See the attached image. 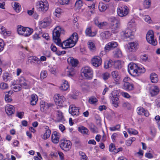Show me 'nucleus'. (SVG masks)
<instances>
[{
    "label": "nucleus",
    "instance_id": "obj_1",
    "mask_svg": "<svg viewBox=\"0 0 160 160\" xmlns=\"http://www.w3.org/2000/svg\"><path fill=\"white\" fill-rule=\"evenodd\" d=\"M64 32V30L60 27H56L53 32V39L54 42L63 49L71 48L74 46L78 39L77 33H73L69 38L61 43L59 37L60 34Z\"/></svg>",
    "mask_w": 160,
    "mask_h": 160
},
{
    "label": "nucleus",
    "instance_id": "obj_2",
    "mask_svg": "<svg viewBox=\"0 0 160 160\" xmlns=\"http://www.w3.org/2000/svg\"><path fill=\"white\" fill-rule=\"evenodd\" d=\"M81 75L86 79L91 80L93 76V71L91 68L85 66L82 68L81 70Z\"/></svg>",
    "mask_w": 160,
    "mask_h": 160
},
{
    "label": "nucleus",
    "instance_id": "obj_3",
    "mask_svg": "<svg viewBox=\"0 0 160 160\" xmlns=\"http://www.w3.org/2000/svg\"><path fill=\"white\" fill-rule=\"evenodd\" d=\"M37 8L39 11L44 12L47 11L49 8V5L46 0H41L37 4Z\"/></svg>",
    "mask_w": 160,
    "mask_h": 160
},
{
    "label": "nucleus",
    "instance_id": "obj_4",
    "mask_svg": "<svg viewBox=\"0 0 160 160\" xmlns=\"http://www.w3.org/2000/svg\"><path fill=\"white\" fill-rule=\"evenodd\" d=\"M17 81L20 83L21 87L25 89H28L31 88V82L22 76H20Z\"/></svg>",
    "mask_w": 160,
    "mask_h": 160
},
{
    "label": "nucleus",
    "instance_id": "obj_5",
    "mask_svg": "<svg viewBox=\"0 0 160 160\" xmlns=\"http://www.w3.org/2000/svg\"><path fill=\"white\" fill-rule=\"evenodd\" d=\"M146 38L148 42L153 46L157 44V42L154 38V32L152 30H149L146 35Z\"/></svg>",
    "mask_w": 160,
    "mask_h": 160
},
{
    "label": "nucleus",
    "instance_id": "obj_6",
    "mask_svg": "<svg viewBox=\"0 0 160 160\" xmlns=\"http://www.w3.org/2000/svg\"><path fill=\"white\" fill-rule=\"evenodd\" d=\"M118 92L116 91L112 92L109 97L113 105L116 108L118 106L119 103V96L117 94Z\"/></svg>",
    "mask_w": 160,
    "mask_h": 160
},
{
    "label": "nucleus",
    "instance_id": "obj_7",
    "mask_svg": "<svg viewBox=\"0 0 160 160\" xmlns=\"http://www.w3.org/2000/svg\"><path fill=\"white\" fill-rule=\"evenodd\" d=\"M129 9L126 6H122L118 7L117 12L118 15L121 17L127 16L129 13Z\"/></svg>",
    "mask_w": 160,
    "mask_h": 160
},
{
    "label": "nucleus",
    "instance_id": "obj_8",
    "mask_svg": "<svg viewBox=\"0 0 160 160\" xmlns=\"http://www.w3.org/2000/svg\"><path fill=\"white\" fill-rule=\"evenodd\" d=\"M138 66L133 63H130L128 66V71L129 73L131 75L136 76L137 75V72Z\"/></svg>",
    "mask_w": 160,
    "mask_h": 160
},
{
    "label": "nucleus",
    "instance_id": "obj_9",
    "mask_svg": "<svg viewBox=\"0 0 160 160\" xmlns=\"http://www.w3.org/2000/svg\"><path fill=\"white\" fill-rule=\"evenodd\" d=\"M72 143L69 140H63L61 141L60 146L65 151H69L71 148Z\"/></svg>",
    "mask_w": 160,
    "mask_h": 160
},
{
    "label": "nucleus",
    "instance_id": "obj_10",
    "mask_svg": "<svg viewBox=\"0 0 160 160\" xmlns=\"http://www.w3.org/2000/svg\"><path fill=\"white\" fill-rule=\"evenodd\" d=\"M79 108L76 107L74 105H71L69 109V112L72 115L76 117L79 115Z\"/></svg>",
    "mask_w": 160,
    "mask_h": 160
},
{
    "label": "nucleus",
    "instance_id": "obj_11",
    "mask_svg": "<svg viewBox=\"0 0 160 160\" xmlns=\"http://www.w3.org/2000/svg\"><path fill=\"white\" fill-rule=\"evenodd\" d=\"M54 100L56 104L58 105H62L65 102L66 99L63 96L59 94H55L54 97Z\"/></svg>",
    "mask_w": 160,
    "mask_h": 160
},
{
    "label": "nucleus",
    "instance_id": "obj_12",
    "mask_svg": "<svg viewBox=\"0 0 160 160\" xmlns=\"http://www.w3.org/2000/svg\"><path fill=\"white\" fill-rule=\"evenodd\" d=\"M138 43L136 42L129 43L128 46L127 50L129 52H135L138 48Z\"/></svg>",
    "mask_w": 160,
    "mask_h": 160
},
{
    "label": "nucleus",
    "instance_id": "obj_13",
    "mask_svg": "<svg viewBox=\"0 0 160 160\" xmlns=\"http://www.w3.org/2000/svg\"><path fill=\"white\" fill-rule=\"evenodd\" d=\"M91 62L93 66L97 68L101 64L102 60L99 56H95L92 59Z\"/></svg>",
    "mask_w": 160,
    "mask_h": 160
},
{
    "label": "nucleus",
    "instance_id": "obj_14",
    "mask_svg": "<svg viewBox=\"0 0 160 160\" xmlns=\"http://www.w3.org/2000/svg\"><path fill=\"white\" fill-rule=\"evenodd\" d=\"M133 32L130 29H127L125 31H123L121 32V35L124 38H130L132 39L133 38Z\"/></svg>",
    "mask_w": 160,
    "mask_h": 160
},
{
    "label": "nucleus",
    "instance_id": "obj_15",
    "mask_svg": "<svg viewBox=\"0 0 160 160\" xmlns=\"http://www.w3.org/2000/svg\"><path fill=\"white\" fill-rule=\"evenodd\" d=\"M111 74L115 83L117 84L119 83L121 77L119 72L116 71H113L112 72Z\"/></svg>",
    "mask_w": 160,
    "mask_h": 160
},
{
    "label": "nucleus",
    "instance_id": "obj_16",
    "mask_svg": "<svg viewBox=\"0 0 160 160\" xmlns=\"http://www.w3.org/2000/svg\"><path fill=\"white\" fill-rule=\"evenodd\" d=\"M159 91V89L157 86L152 85L149 88V92L152 96L157 95Z\"/></svg>",
    "mask_w": 160,
    "mask_h": 160
},
{
    "label": "nucleus",
    "instance_id": "obj_17",
    "mask_svg": "<svg viewBox=\"0 0 160 160\" xmlns=\"http://www.w3.org/2000/svg\"><path fill=\"white\" fill-rule=\"evenodd\" d=\"M118 44L117 42L114 41L111 42L107 44L105 47V49L107 51H110L114 49L117 47Z\"/></svg>",
    "mask_w": 160,
    "mask_h": 160
},
{
    "label": "nucleus",
    "instance_id": "obj_18",
    "mask_svg": "<svg viewBox=\"0 0 160 160\" xmlns=\"http://www.w3.org/2000/svg\"><path fill=\"white\" fill-rule=\"evenodd\" d=\"M53 105L51 103H48L44 102H41L40 103L41 110L42 112L46 110L50 107H52Z\"/></svg>",
    "mask_w": 160,
    "mask_h": 160
},
{
    "label": "nucleus",
    "instance_id": "obj_19",
    "mask_svg": "<svg viewBox=\"0 0 160 160\" xmlns=\"http://www.w3.org/2000/svg\"><path fill=\"white\" fill-rule=\"evenodd\" d=\"M120 22L117 23V24H113L110 25V29L112 32L116 33L118 32L120 28Z\"/></svg>",
    "mask_w": 160,
    "mask_h": 160
},
{
    "label": "nucleus",
    "instance_id": "obj_20",
    "mask_svg": "<svg viewBox=\"0 0 160 160\" xmlns=\"http://www.w3.org/2000/svg\"><path fill=\"white\" fill-rule=\"evenodd\" d=\"M60 134L56 131H54L52 135V141L54 143H57L59 142Z\"/></svg>",
    "mask_w": 160,
    "mask_h": 160
},
{
    "label": "nucleus",
    "instance_id": "obj_21",
    "mask_svg": "<svg viewBox=\"0 0 160 160\" xmlns=\"http://www.w3.org/2000/svg\"><path fill=\"white\" fill-rule=\"evenodd\" d=\"M94 21L95 24L100 29L104 28L108 25V23L106 22H99L98 18L97 17L94 19Z\"/></svg>",
    "mask_w": 160,
    "mask_h": 160
},
{
    "label": "nucleus",
    "instance_id": "obj_22",
    "mask_svg": "<svg viewBox=\"0 0 160 160\" xmlns=\"http://www.w3.org/2000/svg\"><path fill=\"white\" fill-rule=\"evenodd\" d=\"M69 86L68 82L65 80H63L62 81V84L59 87L60 90L63 91L67 90L69 88Z\"/></svg>",
    "mask_w": 160,
    "mask_h": 160
},
{
    "label": "nucleus",
    "instance_id": "obj_23",
    "mask_svg": "<svg viewBox=\"0 0 160 160\" xmlns=\"http://www.w3.org/2000/svg\"><path fill=\"white\" fill-rule=\"evenodd\" d=\"M137 112L139 115L144 114L146 117H148L149 115L148 112L142 107L137 108Z\"/></svg>",
    "mask_w": 160,
    "mask_h": 160
},
{
    "label": "nucleus",
    "instance_id": "obj_24",
    "mask_svg": "<svg viewBox=\"0 0 160 160\" xmlns=\"http://www.w3.org/2000/svg\"><path fill=\"white\" fill-rule=\"evenodd\" d=\"M6 113L8 115H11L15 111L14 107L11 105H8L5 107Z\"/></svg>",
    "mask_w": 160,
    "mask_h": 160
},
{
    "label": "nucleus",
    "instance_id": "obj_25",
    "mask_svg": "<svg viewBox=\"0 0 160 160\" xmlns=\"http://www.w3.org/2000/svg\"><path fill=\"white\" fill-rule=\"evenodd\" d=\"M150 78L152 83H156L158 81V75L155 73H151L150 75Z\"/></svg>",
    "mask_w": 160,
    "mask_h": 160
},
{
    "label": "nucleus",
    "instance_id": "obj_26",
    "mask_svg": "<svg viewBox=\"0 0 160 160\" xmlns=\"http://www.w3.org/2000/svg\"><path fill=\"white\" fill-rule=\"evenodd\" d=\"M123 88L124 89L129 91L132 90L134 88L133 84L129 82L123 83Z\"/></svg>",
    "mask_w": 160,
    "mask_h": 160
},
{
    "label": "nucleus",
    "instance_id": "obj_27",
    "mask_svg": "<svg viewBox=\"0 0 160 160\" xmlns=\"http://www.w3.org/2000/svg\"><path fill=\"white\" fill-rule=\"evenodd\" d=\"M38 100L37 95L35 94H33L31 96L30 104L32 106L35 105Z\"/></svg>",
    "mask_w": 160,
    "mask_h": 160
},
{
    "label": "nucleus",
    "instance_id": "obj_28",
    "mask_svg": "<svg viewBox=\"0 0 160 160\" xmlns=\"http://www.w3.org/2000/svg\"><path fill=\"white\" fill-rule=\"evenodd\" d=\"M112 35L111 32L108 31L102 32L100 34L101 37L103 39H108Z\"/></svg>",
    "mask_w": 160,
    "mask_h": 160
},
{
    "label": "nucleus",
    "instance_id": "obj_29",
    "mask_svg": "<svg viewBox=\"0 0 160 160\" xmlns=\"http://www.w3.org/2000/svg\"><path fill=\"white\" fill-rule=\"evenodd\" d=\"M64 121V118L62 112L60 111H58L57 113V121L60 122Z\"/></svg>",
    "mask_w": 160,
    "mask_h": 160
},
{
    "label": "nucleus",
    "instance_id": "obj_30",
    "mask_svg": "<svg viewBox=\"0 0 160 160\" xmlns=\"http://www.w3.org/2000/svg\"><path fill=\"white\" fill-rule=\"evenodd\" d=\"M68 62L69 64L73 67H76L78 64V61L72 57H70L68 59Z\"/></svg>",
    "mask_w": 160,
    "mask_h": 160
},
{
    "label": "nucleus",
    "instance_id": "obj_31",
    "mask_svg": "<svg viewBox=\"0 0 160 160\" xmlns=\"http://www.w3.org/2000/svg\"><path fill=\"white\" fill-rule=\"evenodd\" d=\"M12 5L17 12H18L20 11L21 8L20 5L18 3L15 2H12Z\"/></svg>",
    "mask_w": 160,
    "mask_h": 160
},
{
    "label": "nucleus",
    "instance_id": "obj_32",
    "mask_svg": "<svg viewBox=\"0 0 160 160\" xmlns=\"http://www.w3.org/2000/svg\"><path fill=\"white\" fill-rule=\"evenodd\" d=\"M24 31L22 36L26 37L30 36L33 30L30 28L26 27Z\"/></svg>",
    "mask_w": 160,
    "mask_h": 160
},
{
    "label": "nucleus",
    "instance_id": "obj_33",
    "mask_svg": "<svg viewBox=\"0 0 160 160\" xmlns=\"http://www.w3.org/2000/svg\"><path fill=\"white\" fill-rule=\"evenodd\" d=\"M8 94H6L5 97V99L6 102H9L12 101V99L11 96L13 93L12 91H9L7 92Z\"/></svg>",
    "mask_w": 160,
    "mask_h": 160
},
{
    "label": "nucleus",
    "instance_id": "obj_34",
    "mask_svg": "<svg viewBox=\"0 0 160 160\" xmlns=\"http://www.w3.org/2000/svg\"><path fill=\"white\" fill-rule=\"evenodd\" d=\"M78 130L84 135H87L89 131L88 129L84 126H81L78 128Z\"/></svg>",
    "mask_w": 160,
    "mask_h": 160
},
{
    "label": "nucleus",
    "instance_id": "obj_35",
    "mask_svg": "<svg viewBox=\"0 0 160 160\" xmlns=\"http://www.w3.org/2000/svg\"><path fill=\"white\" fill-rule=\"evenodd\" d=\"M12 88L14 92H18L21 90L22 87L20 83L15 84L14 83L12 84Z\"/></svg>",
    "mask_w": 160,
    "mask_h": 160
},
{
    "label": "nucleus",
    "instance_id": "obj_36",
    "mask_svg": "<svg viewBox=\"0 0 160 160\" xmlns=\"http://www.w3.org/2000/svg\"><path fill=\"white\" fill-rule=\"evenodd\" d=\"M128 27L132 29V30H135L136 24L134 19H132L128 23Z\"/></svg>",
    "mask_w": 160,
    "mask_h": 160
},
{
    "label": "nucleus",
    "instance_id": "obj_37",
    "mask_svg": "<svg viewBox=\"0 0 160 160\" xmlns=\"http://www.w3.org/2000/svg\"><path fill=\"white\" fill-rule=\"evenodd\" d=\"M26 27H24L21 25H18L17 27L18 33L21 35H22Z\"/></svg>",
    "mask_w": 160,
    "mask_h": 160
},
{
    "label": "nucleus",
    "instance_id": "obj_38",
    "mask_svg": "<svg viewBox=\"0 0 160 160\" xmlns=\"http://www.w3.org/2000/svg\"><path fill=\"white\" fill-rule=\"evenodd\" d=\"M107 6L105 4L102 2L99 3L98 5V8L100 11L101 12L105 11L107 8Z\"/></svg>",
    "mask_w": 160,
    "mask_h": 160
},
{
    "label": "nucleus",
    "instance_id": "obj_39",
    "mask_svg": "<svg viewBox=\"0 0 160 160\" xmlns=\"http://www.w3.org/2000/svg\"><path fill=\"white\" fill-rule=\"evenodd\" d=\"M86 35L89 37H93L95 36L96 33L94 32H92L91 28H87L85 31Z\"/></svg>",
    "mask_w": 160,
    "mask_h": 160
},
{
    "label": "nucleus",
    "instance_id": "obj_40",
    "mask_svg": "<svg viewBox=\"0 0 160 160\" xmlns=\"http://www.w3.org/2000/svg\"><path fill=\"white\" fill-rule=\"evenodd\" d=\"M66 74L69 77L72 76L75 74L73 69L72 68L70 70L68 68L66 70Z\"/></svg>",
    "mask_w": 160,
    "mask_h": 160
},
{
    "label": "nucleus",
    "instance_id": "obj_41",
    "mask_svg": "<svg viewBox=\"0 0 160 160\" xmlns=\"http://www.w3.org/2000/svg\"><path fill=\"white\" fill-rule=\"evenodd\" d=\"M29 59H31L30 62L32 63H36L38 64H39L40 62V61H39V59L36 57L34 56H30L29 57Z\"/></svg>",
    "mask_w": 160,
    "mask_h": 160
},
{
    "label": "nucleus",
    "instance_id": "obj_42",
    "mask_svg": "<svg viewBox=\"0 0 160 160\" xmlns=\"http://www.w3.org/2000/svg\"><path fill=\"white\" fill-rule=\"evenodd\" d=\"M98 101L97 99L94 96H92L89 98L88 102L91 104H95Z\"/></svg>",
    "mask_w": 160,
    "mask_h": 160
},
{
    "label": "nucleus",
    "instance_id": "obj_43",
    "mask_svg": "<svg viewBox=\"0 0 160 160\" xmlns=\"http://www.w3.org/2000/svg\"><path fill=\"white\" fill-rule=\"evenodd\" d=\"M137 72V75L136 76H139L141 73H144L145 72V68L142 66H138V68Z\"/></svg>",
    "mask_w": 160,
    "mask_h": 160
},
{
    "label": "nucleus",
    "instance_id": "obj_44",
    "mask_svg": "<svg viewBox=\"0 0 160 160\" xmlns=\"http://www.w3.org/2000/svg\"><path fill=\"white\" fill-rule=\"evenodd\" d=\"M156 129L154 127H151L150 128V133L153 138H154L156 134Z\"/></svg>",
    "mask_w": 160,
    "mask_h": 160
},
{
    "label": "nucleus",
    "instance_id": "obj_45",
    "mask_svg": "<svg viewBox=\"0 0 160 160\" xmlns=\"http://www.w3.org/2000/svg\"><path fill=\"white\" fill-rule=\"evenodd\" d=\"M109 20L111 23L110 25L113 24H115V23L117 24V23L120 22L119 20L114 17L110 18L109 19Z\"/></svg>",
    "mask_w": 160,
    "mask_h": 160
},
{
    "label": "nucleus",
    "instance_id": "obj_46",
    "mask_svg": "<svg viewBox=\"0 0 160 160\" xmlns=\"http://www.w3.org/2000/svg\"><path fill=\"white\" fill-rule=\"evenodd\" d=\"M110 74L108 72H105L102 73L101 77L105 81L108 80L110 77Z\"/></svg>",
    "mask_w": 160,
    "mask_h": 160
},
{
    "label": "nucleus",
    "instance_id": "obj_47",
    "mask_svg": "<svg viewBox=\"0 0 160 160\" xmlns=\"http://www.w3.org/2000/svg\"><path fill=\"white\" fill-rule=\"evenodd\" d=\"M113 52L114 56L116 58H120L122 56V52L119 49H117Z\"/></svg>",
    "mask_w": 160,
    "mask_h": 160
},
{
    "label": "nucleus",
    "instance_id": "obj_48",
    "mask_svg": "<svg viewBox=\"0 0 160 160\" xmlns=\"http://www.w3.org/2000/svg\"><path fill=\"white\" fill-rule=\"evenodd\" d=\"M88 45L89 48L91 51L94 50L96 48L94 44L91 41H89L88 42Z\"/></svg>",
    "mask_w": 160,
    "mask_h": 160
},
{
    "label": "nucleus",
    "instance_id": "obj_49",
    "mask_svg": "<svg viewBox=\"0 0 160 160\" xmlns=\"http://www.w3.org/2000/svg\"><path fill=\"white\" fill-rule=\"evenodd\" d=\"M51 133V131H45L42 136V138L45 140H46L50 137Z\"/></svg>",
    "mask_w": 160,
    "mask_h": 160
},
{
    "label": "nucleus",
    "instance_id": "obj_50",
    "mask_svg": "<svg viewBox=\"0 0 160 160\" xmlns=\"http://www.w3.org/2000/svg\"><path fill=\"white\" fill-rule=\"evenodd\" d=\"M79 154L81 156V160H88V157L84 152L80 151L79 152Z\"/></svg>",
    "mask_w": 160,
    "mask_h": 160
},
{
    "label": "nucleus",
    "instance_id": "obj_51",
    "mask_svg": "<svg viewBox=\"0 0 160 160\" xmlns=\"http://www.w3.org/2000/svg\"><path fill=\"white\" fill-rule=\"evenodd\" d=\"M111 60L106 61L104 62V68L106 69L108 68L112 67Z\"/></svg>",
    "mask_w": 160,
    "mask_h": 160
},
{
    "label": "nucleus",
    "instance_id": "obj_52",
    "mask_svg": "<svg viewBox=\"0 0 160 160\" xmlns=\"http://www.w3.org/2000/svg\"><path fill=\"white\" fill-rule=\"evenodd\" d=\"M128 132L130 134L136 135L138 134V132L136 130L132 128H129L128 129Z\"/></svg>",
    "mask_w": 160,
    "mask_h": 160
},
{
    "label": "nucleus",
    "instance_id": "obj_53",
    "mask_svg": "<svg viewBox=\"0 0 160 160\" xmlns=\"http://www.w3.org/2000/svg\"><path fill=\"white\" fill-rule=\"evenodd\" d=\"M120 128V125L119 124H118L115 126L109 128V129L111 131H115L116 130H118Z\"/></svg>",
    "mask_w": 160,
    "mask_h": 160
},
{
    "label": "nucleus",
    "instance_id": "obj_54",
    "mask_svg": "<svg viewBox=\"0 0 160 160\" xmlns=\"http://www.w3.org/2000/svg\"><path fill=\"white\" fill-rule=\"evenodd\" d=\"M151 1L150 0H145L144 2V5L146 8H148L150 6Z\"/></svg>",
    "mask_w": 160,
    "mask_h": 160
},
{
    "label": "nucleus",
    "instance_id": "obj_55",
    "mask_svg": "<svg viewBox=\"0 0 160 160\" xmlns=\"http://www.w3.org/2000/svg\"><path fill=\"white\" fill-rule=\"evenodd\" d=\"M8 87V84L5 82H2L0 84V88L2 89H6Z\"/></svg>",
    "mask_w": 160,
    "mask_h": 160
},
{
    "label": "nucleus",
    "instance_id": "obj_56",
    "mask_svg": "<svg viewBox=\"0 0 160 160\" xmlns=\"http://www.w3.org/2000/svg\"><path fill=\"white\" fill-rule=\"evenodd\" d=\"M47 72L46 70L42 71L40 74L41 78L44 79L47 77Z\"/></svg>",
    "mask_w": 160,
    "mask_h": 160
},
{
    "label": "nucleus",
    "instance_id": "obj_57",
    "mask_svg": "<svg viewBox=\"0 0 160 160\" xmlns=\"http://www.w3.org/2000/svg\"><path fill=\"white\" fill-rule=\"evenodd\" d=\"M82 6V1L79 0L76 2L75 7L77 8H80Z\"/></svg>",
    "mask_w": 160,
    "mask_h": 160
},
{
    "label": "nucleus",
    "instance_id": "obj_58",
    "mask_svg": "<svg viewBox=\"0 0 160 160\" xmlns=\"http://www.w3.org/2000/svg\"><path fill=\"white\" fill-rule=\"evenodd\" d=\"M90 129L92 132L94 133L96 132L97 128L94 124H91L90 125Z\"/></svg>",
    "mask_w": 160,
    "mask_h": 160
},
{
    "label": "nucleus",
    "instance_id": "obj_59",
    "mask_svg": "<svg viewBox=\"0 0 160 160\" xmlns=\"http://www.w3.org/2000/svg\"><path fill=\"white\" fill-rule=\"evenodd\" d=\"M42 33V32L40 31L39 32V34L36 33L33 35V38L34 40H38L39 39L40 37L41 36V34Z\"/></svg>",
    "mask_w": 160,
    "mask_h": 160
},
{
    "label": "nucleus",
    "instance_id": "obj_60",
    "mask_svg": "<svg viewBox=\"0 0 160 160\" xmlns=\"http://www.w3.org/2000/svg\"><path fill=\"white\" fill-rule=\"evenodd\" d=\"M3 78L4 81L6 82L10 79V77L8 73H4L3 75Z\"/></svg>",
    "mask_w": 160,
    "mask_h": 160
},
{
    "label": "nucleus",
    "instance_id": "obj_61",
    "mask_svg": "<svg viewBox=\"0 0 160 160\" xmlns=\"http://www.w3.org/2000/svg\"><path fill=\"white\" fill-rule=\"evenodd\" d=\"M0 33L4 35H5V33H7L6 30L4 27H0Z\"/></svg>",
    "mask_w": 160,
    "mask_h": 160
},
{
    "label": "nucleus",
    "instance_id": "obj_62",
    "mask_svg": "<svg viewBox=\"0 0 160 160\" xmlns=\"http://www.w3.org/2000/svg\"><path fill=\"white\" fill-rule=\"evenodd\" d=\"M144 19L148 23H150L152 21L150 17L148 15L145 16Z\"/></svg>",
    "mask_w": 160,
    "mask_h": 160
},
{
    "label": "nucleus",
    "instance_id": "obj_63",
    "mask_svg": "<svg viewBox=\"0 0 160 160\" xmlns=\"http://www.w3.org/2000/svg\"><path fill=\"white\" fill-rule=\"evenodd\" d=\"M115 147L114 144L112 143H111L109 146V151L111 152H113V150L115 149Z\"/></svg>",
    "mask_w": 160,
    "mask_h": 160
},
{
    "label": "nucleus",
    "instance_id": "obj_64",
    "mask_svg": "<svg viewBox=\"0 0 160 160\" xmlns=\"http://www.w3.org/2000/svg\"><path fill=\"white\" fill-rule=\"evenodd\" d=\"M39 25L41 27L45 28L46 27L48 26L47 23H45V22H44L43 20L40 21L39 22Z\"/></svg>",
    "mask_w": 160,
    "mask_h": 160
}]
</instances>
